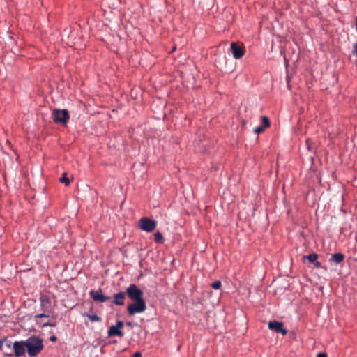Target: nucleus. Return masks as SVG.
<instances>
[{
    "label": "nucleus",
    "mask_w": 357,
    "mask_h": 357,
    "mask_svg": "<svg viewBox=\"0 0 357 357\" xmlns=\"http://www.w3.org/2000/svg\"><path fill=\"white\" fill-rule=\"evenodd\" d=\"M317 357H328L326 353H319Z\"/></svg>",
    "instance_id": "24"
},
{
    "label": "nucleus",
    "mask_w": 357,
    "mask_h": 357,
    "mask_svg": "<svg viewBox=\"0 0 357 357\" xmlns=\"http://www.w3.org/2000/svg\"><path fill=\"white\" fill-rule=\"evenodd\" d=\"M146 310V305L144 299L135 301L127 306V311L130 315L144 312Z\"/></svg>",
    "instance_id": "3"
},
{
    "label": "nucleus",
    "mask_w": 357,
    "mask_h": 357,
    "mask_svg": "<svg viewBox=\"0 0 357 357\" xmlns=\"http://www.w3.org/2000/svg\"><path fill=\"white\" fill-rule=\"evenodd\" d=\"M86 316L87 317H89V319L92 321V322H95V321H100L102 319L101 318L96 315V314H86Z\"/></svg>",
    "instance_id": "15"
},
{
    "label": "nucleus",
    "mask_w": 357,
    "mask_h": 357,
    "mask_svg": "<svg viewBox=\"0 0 357 357\" xmlns=\"http://www.w3.org/2000/svg\"><path fill=\"white\" fill-rule=\"evenodd\" d=\"M154 240L156 243H163V236L162 235V234L160 232V231H157L155 234H154Z\"/></svg>",
    "instance_id": "14"
},
{
    "label": "nucleus",
    "mask_w": 357,
    "mask_h": 357,
    "mask_svg": "<svg viewBox=\"0 0 357 357\" xmlns=\"http://www.w3.org/2000/svg\"><path fill=\"white\" fill-rule=\"evenodd\" d=\"M89 295L91 298H93V301L97 302L103 303L110 299L109 296H106L102 294V291L101 289H99L98 290H91L89 292Z\"/></svg>",
    "instance_id": "8"
},
{
    "label": "nucleus",
    "mask_w": 357,
    "mask_h": 357,
    "mask_svg": "<svg viewBox=\"0 0 357 357\" xmlns=\"http://www.w3.org/2000/svg\"><path fill=\"white\" fill-rule=\"evenodd\" d=\"M40 307L43 311L49 312L51 308V299L47 295H42L40 298Z\"/></svg>",
    "instance_id": "11"
},
{
    "label": "nucleus",
    "mask_w": 357,
    "mask_h": 357,
    "mask_svg": "<svg viewBox=\"0 0 357 357\" xmlns=\"http://www.w3.org/2000/svg\"><path fill=\"white\" fill-rule=\"evenodd\" d=\"M72 180H60L61 183H63L66 186H68Z\"/></svg>",
    "instance_id": "22"
},
{
    "label": "nucleus",
    "mask_w": 357,
    "mask_h": 357,
    "mask_svg": "<svg viewBox=\"0 0 357 357\" xmlns=\"http://www.w3.org/2000/svg\"><path fill=\"white\" fill-rule=\"evenodd\" d=\"M3 184L6 185V180H3Z\"/></svg>",
    "instance_id": "32"
},
{
    "label": "nucleus",
    "mask_w": 357,
    "mask_h": 357,
    "mask_svg": "<svg viewBox=\"0 0 357 357\" xmlns=\"http://www.w3.org/2000/svg\"><path fill=\"white\" fill-rule=\"evenodd\" d=\"M344 259V255L340 252L335 253L330 259L331 261H335L337 264L341 263Z\"/></svg>",
    "instance_id": "13"
},
{
    "label": "nucleus",
    "mask_w": 357,
    "mask_h": 357,
    "mask_svg": "<svg viewBox=\"0 0 357 357\" xmlns=\"http://www.w3.org/2000/svg\"><path fill=\"white\" fill-rule=\"evenodd\" d=\"M55 326L54 324L50 323V322H47V323H45L43 324V326Z\"/></svg>",
    "instance_id": "25"
},
{
    "label": "nucleus",
    "mask_w": 357,
    "mask_h": 357,
    "mask_svg": "<svg viewBox=\"0 0 357 357\" xmlns=\"http://www.w3.org/2000/svg\"><path fill=\"white\" fill-rule=\"evenodd\" d=\"M222 286V283L220 280H217L211 284V287L215 289H219Z\"/></svg>",
    "instance_id": "18"
},
{
    "label": "nucleus",
    "mask_w": 357,
    "mask_h": 357,
    "mask_svg": "<svg viewBox=\"0 0 357 357\" xmlns=\"http://www.w3.org/2000/svg\"><path fill=\"white\" fill-rule=\"evenodd\" d=\"M318 257V255L315 253L310 254L307 256H304V258L307 259L310 262L314 263Z\"/></svg>",
    "instance_id": "16"
},
{
    "label": "nucleus",
    "mask_w": 357,
    "mask_h": 357,
    "mask_svg": "<svg viewBox=\"0 0 357 357\" xmlns=\"http://www.w3.org/2000/svg\"><path fill=\"white\" fill-rule=\"evenodd\" d=\"M353 54L357 56V43L354 45Z\"/></svg>",
    "instance_id": "23"
},
{
    "label": "nucleus",
    "mask_w": 357,
    "mask_h": 357,
    "mask_svg": "<svg viewBox=\"0 0 357 357\" xmlns=\"http://www.w3.org/2000/svg\"><path fill=\"white\" fill-rule=\"evenodd\" d=\"M52 119L55 123L66 126L70 119V114L67 109H54L52 112Z\"/></svg>",
    "instance_id": "2"
},
{
    "label": "nucleus",
    "mask_w": 357,
    "mask_h": 357,
    "mask_svg": "<svg viewBox=\"0 0 357 357\" xmlns=\"http://www.w3.org/2000/svg\"><path fill=\"white\" fill-rule=\"evenodd\" d=\"M59 178H68L67 177V174L66 172L63 173L61 176Z\"/></svg>",
    "instance_id": "28"
},
{
    "label": "nucleus",
    "mask_w": 357,
    "mask_h": 357,
    "mask_svg": "<svg viewBox=\"0 0 357 357\" xmlns=\"http://www.w3.org/2000/svg\"><path fill=\"white\" fill-rule=\"evenodd\" d=\"M133 357H142V354L139 351L135 352L133 355Z\"/></svg>",
    "instance_id": "26"
},
{
    "label": "nucleus",
    "mask_w": 357,
    "mask_h": 357,
    "mask_svg": "<svg viewBox=\"0 0 357 357\" xmlns=\"http://www.w3.org/2000/svg\"><path fill=\"white\" fill-rule=\"evenodd\" d=\"M314 264V266H315L317 268H319V267H321V263H320V262H319V261H316Z\"/></svg>",
    "instance_id": "29"
},
{
    "label": "nucleus",
    "mask_w": 357,
    "mask_h": 357,
    "mask_svg": "<svg viewBox=\"0 0 357 357\" xmlns=\"http://www.w3.org/2000/svg\"><path fill=\"white\" fill-rule=\"evenodd\" d=\"M264 130H265L264 127L259 126L254 129V132L255 134H260V133L263 132L264 131Z\"/></svg>",
    "instance_id": "20"
},
{
    "label": "nucleus",
    "mask_w": 357,
    "mask_h": 357,
    "mask_svg": "<svg viewBox=\"0 0 357 357\" xmlns=\"http://www.w3.org/2000/svg\"><path fill=\"white\" fill-rule=\"evenodd\" d=\"M230 51L236 59H241L245 54V48L237 43L233 42L230 45Z\"/></svg>",
    "instance_id": "6"
},
{
    "label": "nucleus",
    "mask_w": 357,
    "mask_h": 357,
    "mask_svg": "<svg viewBox=\"0 0 357 357\" xmlns=\"http://www.w3.org/2000/svg\"><path fill=\"white\" fill-rule=\"evenodd\" d=\"M139 227L143 231L151 232L156 227V222L149 218L144 217L139 220Z\"/></svg>",
    "instance_id": "5"
},
{
    "label": "nucleus",
    "mask_w": 357,
    "mask_h": 357,
    "mask_svg": "<svg viewBox=\"0 0 357 357\" xmlns=\"http://www.w3.org/2000/svg\"><path fill=\"white\" fill-rule=\"evenodd\" d=\"M268 327L269 329L275 331L277 333H281L282 335H286L287 333V330L283 328V324L280 321H269Z\"/></svg>",
    "instance_id": "10"
},
{
    "label": "nucleus",
    "mask_w": 357,
    "mask_h": 357,
    "mask_svg": "<svg viewBox=\"0 0 357 357\" xmlns=\"http://www.w3.org/2000/svg\"><path fill=\"white\" fill-rule=\"evenodd\" d=\"M3 344H5L6 347L8 349L11 348L12 342L8 339V337H3Z\"/></svg>",
    "instance_id": "19"
},
{
    "label": "nucleus",
    "mask_w": 357,
    "mask_h": 357,
    "mask_svg": "<svg viewBox=\"0 0 357 357\" xmlns=\"http://www.w3.org/2000/svg\"><path fill=\"white\" fill-rule=\"evenodd\" d=\"M262 125L261 126L264 127V128H268L270 126V121L267 116L261 117Z\"/></svg>",
    "instance_id": "17"
},
{
    "label": "nucleus",
    "mask_w": 357,
    "mask_h": 357,
    "mask_svg": "<svg viewBox=\"0 0 357 357\" xmlns=\"http://www.w3.org/2000/svg\"><path fill=\"white\" fill-rule=\"evenodd\" d=\"M3 338L0 339V350L3 349Z\"/></svg>",
    "instance_id": "27"
},
{
    "label": "nucleus",
    "mask_w": 357,
    "mask_h": 357,
    "mask_svg": "<svg viewBox=\"0 0 357 357\" xmlns=\"http://www.w3.org/2000/svg\"><path fill=\"white\" fill-rule=\"evenodd\" d=\"M356 30L357 31V19L356 20Z\"/></svg>",
    "instance_id": "31"
},
{
    "label": "nucleus",
    "mask_w": 357,
    "mask_h": 357,
    "mask_svg": "<svg viewBox=\"0 0 357 357\" xmlns=\"http://www.w3.org/2000/svg\"><path fill=\"white\" fill-rule=\"evenodd\" d=\"M49 317L48 314H45L44 313H41V314L36 315L35 316V319L42 318V317Z\"/></svg>",
    "instance_id": "21"
},
{
    "label": "nucleus",
    "mask_w": 357,
    "mask_h": 357,
    "mask_svg": "<svg viewBox=\"0 0 357 357\" xmlns=\"http://www.w3.org/2000/svg\"><path fill=\"white\" fill-rule=\"evenodd\" d=\"M25 340L24 341H16L13 343V350L15 357H21L25 354Z\"/></svg>",
    "instance_id": "9"
},
{
    "label": "nucleus",
    "mask_w": 357,
    "mask_h": 357,
    "mask_svg": "<svg viewBox=\"0 0 357 357\" xmlns=\"http://www.w3.org/2000/svg\"><path fill=\"white\" fill-rule=\"evenodd\" d=\"M56 340V337L55 336H52V337H50V340H51V341H55Z\"/></svg>",
    "instance_id": "30"
},
{
    "label": "nucleus",
    "mask_w": 357,
    "mask_h": 357,
    "mask_svg": "<svg viewBox=\"0 0 357 357\" xmlns=\"http://www.w3.org/2000/svg\"><path fill=\"white\" fill-rule=\"evenodd\" d=\"M126 293L125 292H119L118 294H116L113 296V301L112 303H114L116 305H124V300L126 298Z\"/></svg>",
    "instance_id": "12"
},
{
    "label": "nucleus",
    "mask_w": 357,
    "mask_h": 357,
    "mask_svg": "<svg viewBox=\"0 0 357 357\" xmlns=\"http://www.w3.org/2000/svg\"><path fill=\"white\" fill-rule=\"evenodd\" d=\"M126 294L133 301L143 299V292L136 284H132L127 289Z\"/></svg>",
    "instance_id": "4"
},
{
    "label": "nucleus",
    "mask_w": 357,
    "mask_h": 357,
    "mask_svg": "<svg viewBox=\"0 0 357 357\" xmlns=\"http://www.w3.org/2000/svg\"><path fill=\"white\" fill-rule=\"evenodd\" d=\"M25 346L29 357H35L43 350L44 345L43 340L40 337L33 335L25 340Z\"/></svg>",
    "instance_id": "1"
},
{
    "label": "nucleus",
    "mask_w": 357,
    "mask_h": 357,
    "mask_svg": "<svg viewBox=\"0 0 357 357\" xmlns=\"http://www.w3.org/2000/svg\"><path fill=\"white\" fill-rule=\"evenodd\" d=\"M176 50V47L174 46L173 48H172V51H174Z\"/></svg>",
    "instance_id": "33"
},
{
    "label": "nucleus",
    "mask_w": 357,
    "mask_h": 357,
    "mask_svg": "<svg viewBox=\"0 0 357 357\" xmlns=\"http://www.w3.org/2000/svg\"><path fill=\"white\" fill-rule=\"evenodd\" d=\"M123 327V322L122 321H118L116 325H112L109 327L107 335L109 337L114 336H123V333L121 330Z\"/></svg>",
    "instance_id": "7"
}]
</instances>
